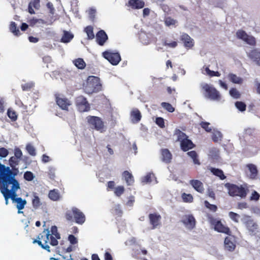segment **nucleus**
Masks as SVG:
<instances>
[{"label":"nucleus","mask_w":260,"mask_h":260,"mask_svg":"<svg viewBox=\"0 0 260 260\" xmlns=\"http://www.w3.org/2000/svg\"><path fill=\"white\" fill-rule=\"evenodd\" d=\"M16 167L13 166L10 169V167H6L0 162V182L19 183L15 178V176L19 173V169Z\"/></svg>","instance_id":"1"},{"label":"nucleus","mask_w":260,"mask_h":260,"mask_svg":"<svg viewBox=\"0 0 260 260\" xmlns=\"http://www.w3.org/2000/svg\"><path fill=\"white\" fill-rule=\"evenodd\" d=\"M83 88L84 92L88 94L101 91L102 86L100 78L95 76H89L83 85Z\"/></svg>","instance_id":"2"},{"label":"nucleus","mask_w":260,"mask_h":260,"mask_svg":"<svg viewBox=\"0 0 260 260\" xmlns=\"http://www.w3.org/2000/svg\"><path fill=\"white\" fill-rule=\"evenodd\" d=\"M0 187L6 192L8 198H10L12 202L18 198L17 195V191L20 189L19 183H9L6 182H1Z\"/></svg>","instance_id":"3"},{"label":"nucleus","mask_w":260,"mask_h":260,"mask_svg":"<svg viewBox=\"0 0 260 260\" xmlns=\"http://www.w3.org/2000/svg\"><path fill=\"white\" fill-rule=\"evenodd\" d=\"M202 92L204 96L213 101H218L221 99L219 92L212 85L203 83L201 84Z\"/></svg>","instance_id":"4"},{"label":"nucleus","mask_w":260,"mask_h":260,"mask_svg":"<svg viewBox=\"0 0 260 260\" xmlns=\"http://www.w3.org/2000/svg\"><path fill=\"white\" fill-rule=\"evenodd\" d=\"M65 217L69 221L73 220L74 217L75 222L79 224H83L85 221V215L76 207H73L71 211H67L65 213Z\"/></svg>","instance_id":"5"},{"label":"nucleus","mask_w":260,"mask_h":260,"mask_svg":"<svg viewBox=\"0 0 260 260\" xmlns=\"http://www.w3.org/2000/svg\"><path fill=\"white\" fill-rule=\"evenodd\" d=\"M175 135L177 137V140L180 142L181 148L184 151H187L193 147L192 142L188 140L184 133L179 129L175 132Z\"/></svg>","instance_id":"6"},{"label":"nucleus","mask_w":260,"mask_h":260,"mask_svg":"<svg viewBox=\"0 0 260 260\" xmlns=\"http://www.w3.org/2000/svg\"><path fill=\"white\" fill-rule=\"evenodd\" d=\"M86 119L88 124L92 128L101 132L105 131L104 123L101 118L97 116H88Z\"/></svg>","instance_id":"7"},{"label":"nucleus","mask_w":260,"mask_h":260,"mask_svg":"<svg viewBox=\"0 0 260 260\" xmlns=\"http://www.w3.org/2000/svg\"><path fill=\"white\" fill-rule=\"evenodd\" d=\"M76 106L78 110L81 112H87L90 110V104L87 99L83 95L77 96L75 100Z\"/></svg>","instance_id":"8"},{"label":"nucleus","mask_w":260,"mask_h":260,"mask_svg":"<svg viewBox=\"0 0 260 260\" xmlns=\"http://www.w3.org/2000/svg\"><path fill=\"white\" fill-rule=\"evenodd\" d=\"M229 193L231 196H239L241 198L246 196V191L243 187L234 184H226Z\"/></svg>","instance_id":"9"},{"label":"nucleus","mask_w":260,"mask_h":260,"mask_svg":"<svg viewBox=\"0 0 260 260\" xmlns=\"http://www.w3.org/2000/svg\"><path fill=\"white\" fill-rule=\"evenodd\" d=\"M210 222L214 230L218 232L230 234L229 228L224 225L220 220L218 219L210 218Z\"/></svg>","instance_id":"10"},{"label":"nucleus","mask_w":260,"mask_h":260,"mask_svg":"<svg viewBox=\"0 0 260 260\" xmlns=\"http://www.w3.org/2000/svg\"><path fill=\"white\" fill-rule=\"evenodd\" d=\"M236 36L238 39L242 40L250 45H254L255 44V38L253 36L248 35L244 30H238L236 32Z\"/></svg>","instance_id":"11"},{"label":"nucleus","mask_w":260,"mask_h":260,"mask_svg":"<svg viewBox=\"0 0 260 260\" xmlns=\"http://www.w3.org/2000/svg\"><path fill=\"white\" fill-rule=\"evenodd\" d=\"M241 221L250 232H254L257 228V224L254 222L249 216L243 215L241 218Z\"/></svg>","instance_id":"12"},{"label":"nucleus","mask_w":260,"mask_h":260,"mask_svg":"<svg viewBox=\"0 0 260 260\" xmlns=\"http://www.w3.org/2000/svg\"><path fill=\"white\" fill-rule=\"evenodd\" d=\"M181 222L188 230H191L196 226V219L191 214L184 215L181 219Z\"/></svg>","instance_id":"13"},{"label":"nucleus","mask_w":260,"mask_h":260,"mask_svg":"<svg viewBox=\"0 0 260 260\" xmlns=\"http://www.w3.org/2000/svg\"><path fill=\"white\" fill-rule=\"evenodd\" d=\"M22 155L21 149L18 147H15L14 148V156L11 157L9 160L10 167H13L18 165Z\"/></svg>","instance_id":"14"},{"label":"nucleus","mask_w":260,"mask_h":260,"mask_svg":"<svg viewBox=\"0 0 260 260\" xmlns=\"http://www.w3.org/2000/svg\"><path fill=\"white\" fill-rule=\"evenodd\" d=\"M55 101L57 105L63 110H68V107L71 105V102L66 98H61L60 94L56 93L55 94Z\"/></svg>","instance_id":"15"},{"label":"nucleus","mask_w":260,"mask_h":260,"mask_svg":"<svg viewBox=\"0 0 260 260\" xmlns=\"http://www.w3.org/2000/svg\"><path fill=\"white\" fill-rule=\"evenodd\" d=\"M139 38L140 42L144 45H148L154 40V38L151 34L144 31H141L139 34Z\"/></svg>","instance_id":"16"},{"label":"nucleus","mask_w":260,"mask_h":260,"mask_svg":"<svg viewBox=\"0 0 260 260\" xmlns=\"http://www.w3.org/2000/svg\"><path fill=\"white\" fill-rule=\"evenodd\" d=\"M126 6L131 10H139L144 8L145 2L143 0H129Z\"/></svg>","instance_id":"17"},{"label":"nucleus","mask_w":260,"mask_h":260,"mask_svg":"<svg viewBox=\"0 0 260 260\" xmlns=\"http://www.w3.org/2000/svg\"><path fill=\"white\" fill-rule=\"evenodd\" d=\"M245 173L250 179H255L258 173L257 167L253 164H248L246 166Z\"/></svg>","instance_id":"18"},{"label":"nucleus","mask_w":260,"mask_h":260,"mask_svg":"<svg viewBox=\"0 0 260 260\" xmlns=\"http://www.w3.org/2000/svg\"><path fill=\"white\" fill-rule=\"evenodd\" d=\"M51 232L50 244L52 246H56L58 244L57 239L60 238V234L57 232V227L55 225L52 226Z\"/></svg>","instance_id":"19"},{"label":"nucleus","mask_w":260,"mask_h":260,"mask_svg":"<svg viewBox=\"0 0 260 260\" xmlns=\"http://www.w3.org/2000/svg\"><path fill=\"white\" fill-rule=\"evenodd\" d=\"M142 115L140 111L137 108H133L129 113V119L133 123H137L141 119Z\"/></svg>","instance_id":"20"},{"label":"nucleus","mask_w":260,"mask_h":260,"mask_svg":"<svg viewBox=\"0 0 260 260\" xmlns=\"http://www.w3.org/2000/svg\"><path fill=\"white\" fill-rule=\"evenodd\" d=\"M181 40L183 43L184 46L188 49H191L194 46V40L186 34H183L181 36Z\"/></svg>","instance_id":"21"},{"label":"nucleus","mask_w":260,"mask_h":260,"mask_svg":"<svg viewBox=\"0 0 260 260\" xmlns=\"http://www.w3.org/2000/svg\"><path fill=\"white\" fill-rule=\"evenodd\" d=\"M248 57L256 64L260 66V49H253L248 53Z\"/></svg>","instance_id":"22"},{"label":"nucleus","mask_w":260,"mask_h":260,"mask_svg":"<svg viewBox=\"0 0 260 260\" xmlns=\"http://www.w3.org/2000/svg\"><path fill=\"white\" fill-rule=\"evenodd\" d=\"M201 72L204 75L209 77H217L221 76V74L218 71L211 70L208 66H204L201 69Z\"/></svg>","instance_id":"23"},{"label":"nucleus","mask_w":260,"mask_h":260,"mask_svg":"<svg viewBox=\"0 0 260 260\" xmlns=\"http://www.w3.org/2000/svg\"><path fill=\"white\" fill-rule=\"evenodd\" d=\"M13 203L15 204L16 207L18 209V213H23V212L21 210L24 208L25 206L26 205V200L22 199L21 197H19L16 200L13 201Z\"/></svg>","instance_id":"24"},{"label":"nucleus","mask_w":260,"mask_h":260,"mask_svg":"<svg viewBox=\"0 0 260 260\" xmlns=\"http://www.w3.org/2000/svg\"><path fill=\"white\" fill-rule=\"evenodd\" d=\"M107 39L108 36L103 30H100L96 34V41L99 45H104Z\"/></svg>","instance_id":"25"},{"label":"nucleus","mask_w":260,"mask_h":260,"mask_svg":"<svg viewBox=\"0 0 260 260\" xmlns=\"http://www.w3.org/2000/svg\"><path fill=\"white\" fill-rule=\"evenodd\" d=\"M37 240L44 242L43 244H47L50 240V231L49 229H45L37 237Z\"/></svg>","instance_id":"26"},{"label":"nucleus","mask_w":260,"mask_h":260,"mask_svg":"<svg viewBox=\"0 0 260 260\" xmlns=\"http://www.w3.org/2000/svg\"><path fill=\"white\" fill-rule=\"evenodd\" d=\"M122 178L125 181L127 185H132L134 183L133 175L128 171H125L122 173Z\"/></svg>","instance_id":"27"},{"label":"nucleus","mask_w":260,"mask_h":260,"mask_svg":"<svg viewBox=\"0 0 260 260\" xmlns=\"http://www.w3.org/2000/svg\"><path fill=\"white\" fill-rule=\"evenodd\" d=\"M31 204L34 209H38L42 207L43 203L41 202L40 198L36 192L32 194Z\"/></svg>","instance_id":"28"},{"label":"nucleus","mask_w":260,"mask_h":260,"mask_svg":"<svg viewBox=\"0 0 260 260\" xmlns=\"http://www.w3.org/2000/svg\"><path fill=\"white\" fill-rule=\"evenodd\" d=\"M224 247L229 251H233L235 249V244L234 237H227L225 238Z\"/></svg>","instance_id":"29"},{"label":"nucleus","mask_w":260,"mask_h":260,"mask_svg":"<svg viewBox=\"0 0 260 260\" xmlns=\"http://www.w3.org/2000/svg\"><path fill=\"white\" fill-rule=\"evenodd\" d=\"M190 184L198 192L203 193L204 188L203 183L198 180H191L189 181Z\"/></svg>","instance_id":"30"},{"label":"nucleus","mask_w":260,"mask_h":260,"mask_svg":"<svg viewBox=\"0 0 260 260\" xmlns=\"http://www.w3.org/2000/svg\"><path fill=\"white\" fill-rule=\"evenodd\" d=\"M141 181L144 183H156V178L153 173H149L141 178Z\"/></svg>","instance_id":"31"},{"label":"nucleus","mask_w":260,"mask_h":260,"mask_svg":"<svg viewBox=\"0 0 260 260\" xmlns=\"http://www.w3.org/2000/svg\"><path fill=\"white\" fill-rule=\"evenodd\" d=\"M228 80L234 84H242L243 82V79L240 76L233 73H230L228 75Z\"/></svg>","instance_id":"32"},{"label":"nucleus","mask_w":260,"mask_h":260,"mask_svg":"<svg viewBox=\"0 0 260 260\" xmlns=\"http://www.w3.org/2000/svg\"><path fill=\"white\" fill-rule=\"evenodd\" d=\"M40 0H31L28 4V11L31 14H34L35 12L33 9L38 10L40 8Z\"/></svg>","instance_id":"33"},{"label":"nucleus","mask_w":260,"mask_h":260,"mask_svg":"<svg viewBox=\"0 0 260 260\" xmlns=\"http://www.w3.org/2000/svg\"><path fill=\"white\" fill-rule=\"evenodd\" d=\"M160 218V216L156 213L149 215L150 223L153 225V228H155L159 224Z\"/></svg>","instance_id":"34"},{"label":"nucleus","mask_w":260,"mask_h":260,"mask_svg":"<svg viewBox=\"0 0 260 260\" xmlns=\"http://www.w3.org/2000/svg\"><path fill=\"white\" fill-rule=\"evenodd\" d=\"M161 157L163 161L168 163L172 159V154L167 149H163L161 150Z\"/></svg>","instance_id":"35"},{"label":"nucleus","mask_w":260,"mask_h":260,"mask_svg":"<svg viewBox=\"0 0 260 260\" xmlns=\"http://www.w3.org/2000/svg\"><path fill=\"white\" fill-rule=\"evenodd\" d=\"M48 197L50 200L54 201H58L60 198L58 190L55 189L49 191Z\"/></svg>","instance_id":"36"},{"label":"nucleus","mask_w":260,"mask_h":260,"mask_svg":"<svg viewBox=\"0 0 260 260\" xmlns=\"http://www.w3.org/2000/svg\"><path fill=\"white\" fill-rule=\"evenodd\" d=\"M74 38V35L67 31L64 30L63 31V36L61 39V42L64 43H67L70 42Z\"/></svg>","instance_id":"37"},{"label":"nucleus","mask_w":260,"mask_h":260,"mask_svg":"<svg viewBox=\"0 0 260 260\" xmlns=\"http://www.w3.org/2000/svg\"><path fill=\"white\" fill-rule=\"evenodd\" d=\"M211 132L212 133V138L214 142H218L221 140L222 134L219 131L213 129Z\"/></svg>","instance_id":"38"},{"label":"nucleus","mask_w":260,"mask_h":260,"mask_svg":"<svg viewBox=\"0 0 260 260\" xmlns=\"http://www.w3.org/2000/svg\"><path fill=\"white\" fill-rule=\"evenodd\" d=\"M103 56L114 65V53L106 51L103 53Z\"/></svg>","instance_id":"39"},{"label":"nucleus","mask_w":260,"mask_h":260,"mask_svg":"<svg viewBox=\"0 0 260 260\" xmlns=\"http://www.w3.org/2000/svg\"><path fill=\"white\" fill-rule=\"evenodd\" d=\"M75 66L79 69H83L86 66V63L82 58H78L74 61Z\"/></svg>","instance_id":"40"},{"label":"nucleus","mask_w":260,"mask_h":260,"mask_svg":"<svg viewBox=\"0 0 260 260\" xmlns=\"http://www.w3.org/2000/svg\"><path fill=\"white\" fill-rule=\"evenodd\" d=\"M165 24L169 27H175L177 24V21L171 17H167L165 20Z\"/></svg>","instance_id":"41"},{"label":"nucleus","mask_w":260,"mask_h":260,"mask_svg":"<svg viewBox=\"0 0 260 260\" xmlns=\"http://www.w3.org/2000/svg\"><path fill=\"white\" fill-rule=\"evenodd\" d=\"M10 29L11 31L16 36H18L20 35V32L19 28L17 26V24L15 22H11L10 25Z\"/></svg>","instance_id":"42"},{"label":"nucleus","mask_w":260,"mask_h":260,"mask_svg":"<svg viewBox=\"0 0 260 260\" xmlns=\"http://www.w3.org/2000/svg\"><path fill=\"white\" fill-rule=\"evenodd\" d=\"M84 31L87 35V39L92 40L94 38V35L93 31V27L91 26H87L84 29Z\"/></svg>","instance_id":"43"},{"label":"nucleus","mask_w":260,"mask_h":260,"mask_svg":"<svg viewBox=\"0 0 260 260\" xmlns=\"http://www.w3.org/2000/svg\"><path fill=\"white\" fill-rule=\"evenodd\" d=\"M210 171L214 175L219 177L221 179H224L225 178L221 170L212 168L210 169Z\"/></svg>","instance_id":"44"},{"label":"nucleus","mask_w":260,"mask_h":260,"mask_svg":"<svg viewBox=\"0 0 260 260\" xmlns=\"http://www.w3.org/2000/svg\"><path fill=\"white\" fill-rule=\"evenodd\" d=\"M26 150L28 152V153L32 156H35L36 155V151L35 148L31 144H27L26 145L25 147Z\"/></svg>","instance_id":"45"},{"label":"nucleus","mask_w":260,"mask_h":260,"mask_svg":"<svg viewBox=\"0 0 260 260\" xmlns=\"http://www.w3.org/2000/svg\"><path fill=\"white\" fill-rule=\"evenodd\" d=\"M181 198L184 202L191 203L193 201V197L191 194L183 193L181 194Z\"/></svg>","instance_id":"46"},{"label":"nucleus","mask_w":260,"mask_h":260,"mask_svg":"<svg viewBox=\"0 0 260 260\" xmlns=\"http://www.w3.org/2000/svg\"><path fill=\"white\" fill-rule=\"evenodd\" d=\"M124 187L122 185L115 187V196L119 197L124 193Z\"/></svg>","instance_id":"47"},{"label":"nucleus","mask_w":260,"mask_h":260,"mask_svg":"<svg viewBox=\"0 0 260 260\" xmlns=\"http://www.w3.org/2000/svg\"><path fill=\"white\" fill-rule=\"evenodd\" d=\"M7 115L9 118L11 119L12 121H15L17 119V115L14 110L10 109H8L7 111Z\"/></svg>","instance_id":"48"},{"label":"nucleus","mask_w":260,"mask_h":260,"mask_svg":"<svg viewBox=\"0 0 260 260\" xmlns=\"http://www.w3.org/2000/svg\"><path fill=\"white\" fill-rule=\"evenodd\" d=\"M161 106L169 112H173L175 110V108L168 103L162 102Z\"/></svg>","instance_id":"49"},{"label":"nucleus","mask_w":260,"mask_h":260,"mask_svg":"<svg viewBox=\"0 0 260 260\" xmlns=\"http://www.w3.org/2000/svg\"><path fill=\"white\" fill-rule=\"evenodd\" d=\"M230 95L234 99H238L240 96V93L236 88H233L229 91Z\"/></svg>","instance_id":"50"},{"label":"nucleus","mask_w":260,"mask_h":260,"mask_svg":"<svg viewBox=\"0 0 260 260\" xmlns=\"http://www.w3.org/2000/svg\"><path fill=\"white\" fill-rule=\"evenodd\" d=\"M33 243H37L43 249H45L48 252H50V247L48 245V243L43 244L42 241L37 240H34Z\"/></svg>","instance_id":"51"},{"label":"nucleus","mask_w":260,"mask_h":260,"mask_svg":"<svg viewBox=\"0 0 260 260\" xmlns=\"http://www.w3.org/2000/svg\"><path fill=\"white\" fill-rule=\"evenodd\" d=\"M178 43L175 41H166L164 43V45L171 48H174L177 46Z\"/></svg>","instance_id":"52"},{"label":"nucleus","mask_w":260,"mask_h":260,"mask_svg":"<svg viewBox=\"0 0 260 260\" xmlns=\"http://www.w3.org/2000/svg\"><path fill=\"white\" fill-rule=\"evenodd\" d=\"M230 218L236 222H238L240 218V215L233 212H230L229 213Z\"/></svg>","instance_id":"53"},{"label":"nucleus","mask_w":260,"mask_h":260,"mask_svg":"<svg viewBox=\"0 0 260 260\" xmlns=\"http://www.w3.org/2000/svg\"><path fill=\"white\" fill-rule=\"evenodd\" d=\"M34 86L32 82H28L21 85V88L23 91H29Z\"/></svg>","instance_id":"54"},{"label":"nucleus","mask_w":260,"mask_h":260,"mask_svg":"<svg viewBox=\"0 0 260 260\" xmlns=\"http://www.w3.org/2000/svg\"><path fill=\"white\" fill-rule=\"evenodd\" d=\"M190 157H191L193 159V162L195 164L199 165L200 162L199 160L197 158V153L194 151H191L190 152H188L187 153Z\"/></svg>","instance_id":"55"},{"label":"nucleus","mask_w":260,"mask_h":260,"mask_svg":"<svg viewBox=\"0 0 260 260\" xmlns=\"http://www.w3.org/2000/svg\"><path fill=\"white\" fill-rule=\"evenodd\" d=\"M34 178L33 173L30 171H26L24 174V178L27 181H30L33 180Z\"/></svg>","instance_id":"56"},{"label":"nucleus","mask_w":260,"mask_h":260,"mask_svg":"<svg viewBox=\"0 0 260 260\" xmlns=\"http://www.w3.org/2000/svg\"><path fill=\"white\" fill-rule=\"evenodd\" d=\"M236 108L241 111H244L245 110L246 105L241 102H237L235 103Z\"/></svg>","instance_id":"57"},{"label":"nucleus","mask_w":260,"mask_h":260,"mask_svg":"<svg viewBox=\"0 0 260 260\" xmlns=\"http://www.w3.org/2000/svg\"><path fill=\"white\" fill-rule=\"evenodd\" d=\"M155 123L161 128H164L165 126L164 119L161 117L156 118Z\"/></svg>","instance_id":"58"},{"label":"nucleus","mask_w":260,"mask_h":260,"mask_svg":"<svg viewBox=\"0 0 260 260\" xmlns=\"http://www.w3.org/2000/svg\"><path fill=\"white\" fill-rule=\"evenodd\" d=\"M68 240L71 244L74 245L78 243V240L73 235H70L68 237Z\"/></svg>","instance_id":"59"},{"label":"nucleus","mask_w":260,"mask_h":260,"mask_svg":"<svg viewBox=\"0 0 260 260\" xmlns=\"http://www.w3.org/2000/svg\"><path fill=\"white\" fill-rule=\"evenodd\" d=\"M9 154L8 150L4 147L0 148V156L6 157Z\"/></svg>","instance_id":"60"},{"label":"nucleus","mask_w":260,"mask_h":260,"mask_svg":"<svg viewBox=\"0 0 260 260\" xmlns=\"http://www.w3.org/2000/svg\"><path fill=\"white\" fill-rule=\"evenodd\" d=\"M205 206L210 210L215 211L217 209V207L214 205L210 204L208 202L205 201Z\"/></svg>","instance_id":"61"},{"label":"nucleus","mask_w":260,"mask_h":260,"mask_svg":"<svg viewBox=\"0 0 260 260\" xmlns=\"http://www.w3.org/2000/svg\"><path fill=\"white\" fill-rule=\"evenodd\" d=\"M202 127L207 132H212L213 129H212L210 127H209L210 123L208 122H202L201 123Z\"/></svg>","instance_id":"62"},{"label":"nucleus","mask_w":260,"mask_h":260,"mask_svg":"<svg viewBox=\"0 0 260 260\" xmlns=\"http://www.w3.org/2000/svg\"><path fill=\"white\" fill-rule=\"evenodd\" d=\"M259 198V194L255 191H253L250 197L251 200L257 201Z\"/></svg>","instance_id":"63"},{"label":"nucleus","mask_w":260,"mask_h":260,"mask_svg":"<svg viewBox=\"0 0 260 260\" xmlns=\"http://www.w3.org/2000/svg\"><path fill=\"white\" fill-rule=\"evenodd\" d=\"M135 202V198L134 197L131 196L128 199L126 203V205L128 206L131 207L134 205Z\"/></svg>","instance_id":"64"}]
</instances>
